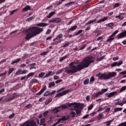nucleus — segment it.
Segmentation results:
<instances>
[{"mask_svg": "<svg viewBox=\"0 0 126 126\" xmlns=\"http://www.w3.org/2000/svg\"><path fill=\"white\" fill-rule=\"evenodd\" d=\"M56 14V12L53 11L49 14V15L47 16V18H51L53 16Z\"/></svg>", "mask_w": 126, "mask_h": 126, "instance_id": "6ab92c4d", "label": "nucleus"}, {"mask_svg": "<svg viewBox=\"0 0 126 126\" xmlns=\"http://www.w3.org/2000/svg\"><path fill=\"white\" fill-rule=\"evenodd\" d=\"M82 32H83V31L82 30H80L79 31H78V32H76L75 34V36H77V35H79V34H81Z\"/></svg>", "mask_w": 126, "mask_h": 126, "instance_id": "c9c22d12", "label": "nucleus"}, {"mask_svg": "<svg viewBox=\"0 0 126 126\" xmlns=\"http://www.w3.org/2000/svg\"><path fill=\"white\" fill-rule=\"evenodd\" d=\"M89 83V79H86L84 81V85H87Z\"/></svg>", "mask_w": 126, "mask_h": 126, "instance_id": "473e14b6", "label": "nucleus"}, {"mask_svg": "<svg viewBox=\"0 0 126 126\" xmlns=\"http://www.w3.org/2000/svg\"><path fill=\"white\" fill-rule=\"evenodd\" d=\"M97 21V20L96 19H94L93 20L89 21L88 23H87L85 25L86 26H87V25H89V24H91L92 23H94V22H96Z\"/></svg>", "mask_w": 126, "mask_h": 126, "instance_id": "f3484780", "label": "nucleus"}, {"mask_svg": "<svg viewBox=\"0 0 126 126\" xmlns=\"http://www.w3.org/2000/svg\"><path fill=\"white\" fill-rule=\"evenodd\" d=\"M6 73H7V72L5 71L4 73L0 74V77H1V76H4Z\"/></svg>", "mask_w": 126, "mask_h": 126, "instance_id": "8fccbe9b", "label": "nucleus"}, {"mask_svg": "<svg viewBox=\"0 0 126 126\" xmlns=\"http://www.w3.org/2000/svg\"><path fill=\"white\" fill-rule=\"evenodd\" d=\"M55 85H56V84H55V82H51L49 83V86L48 87L49 88H51V87H54L55 86Z\"/></svg>", "mask_w": 126, "mask_h": 126, "instance_id": "c756f323", "label": "nucleus"}, {"mask_svg": "<svg viewBox=\"0 0 126 126\" xmlns=\"http://www.w3.org/2000/svg\"><path fill=\"white\" fill-rule=\"evenodd\" d=\"M77 28V26H74L72 27H71L69 29V31H74V30H75Z\"/></svg>", "mask_w": 126, "mask_h": 126, "instance_id": "bb28decb", "label": "nucleus"}, {"mask_svg": "<svg viewBox=\"0 0 126 126\" xmlns=\"http://www.w3.org/2000/svg\"><path fill=\"white\" fill-rule=\"evenodd\" d=\"M93 108V104H91L88 108V110H89V111H91V110H92Z\"/></svg>", "mask_w": 126, "mask_h": 126, "instance_id": "3c124183", "label": "nucleus"}, {"mask_svg": "<svg viewBox=\"0 0 126 126\" xmlns=\"http://www.w3.org/2000/svg\"><path fill=\"white\" fill-rule=\"evenodd\" d=\"M61 21H62V19L60 18H55L53 19L54 23H59Z\"/></svg>", "mask_w": 126, "mask_h": 126, "instance_id": "f8f14e48", "label": "nucleus"}, {"mask_svg": "<svg viewBox=\"0 0 126 126\" xmlns=\"http://www.w3.org/2000/svg\"><path fill=\"white\" fill-rule=\"evenodd\" d=\"M126 90V86H125L121 88V89L120 91V92H123V91H125V90Z\"/></svg>", "mask_w": 126, "mask_h": 126, "instance_id": "ea45409f", "label": "nucleus"}, {"mask_svg": "<svg viewBox=\"0 0 126 126\" xmlns=\"http://www.w3.org/2000/svg\"><path fill=\"white\" fill-rule=\"evenodd\" d=\"M26 108H28V109H29L30 108V107H31V104H29L27 105H26Z\"/></svg>", "mask_w": 126, "mask_h": 126, "instance_id": "338daca9", "label": "nucleus"}, {"mask_svg": "<svg viewBox=\"0 0 126 126\" xmlns=\"http://www.w3.org/2000/svg\"><path fill=\"white\" fill-rule=\"evenodd\" d=\"M34 74H35V73L34 72H32V73H30L27 76V79H28V78H29V77H31V76H33V75H34Z\"/></svg>", "mask_w": 126, "mask_h": 126, "instance_id": "cd10ccee", "label": "nucleus"}, {"mask_svg": "<svg viewBox=\"0 0 126 126\" xmlns=\"http://www.w3.org/2000/svg\"><path fill=\"white\" fill-rule=\"evenodd\" d=\"M111 110V108H107L105 110V112H106V113H109V112H110V111Z\"/></svg>", "mask_w": 126, "mask_h": 126, "instance_id": "6e6d98bb", "label": "nucleus"}, {"mask_svg": "<svg viewBox=\"0 0 126 126\" xmlns=\"http://www.w3.org/2000/svg\"><path fill=\"white\" fill-rule=\"evenodd\" d=\"M44 75H45V73H44V72H42L38 74L39 77H43V76H44Z\"/></svg>", "mask_w": 126, "mask_h": 126, "instance_id": "49530a36", "label": "nucleus"}, {"mask_svg": "<svg viewBox=\"0 0 126 126\" xmlns=\"http://www.w3.org/2000/svg\"><path fill=\"white\" fill-rule=\"evenodd\" d=\"M70 115H67L66 116H62V115H58L57 117H61L59 119H58V121L55 123L52 126H56L57 125H59V124H61V123H63L64 121H67V120H69L70 117L73 119L76 116V114L75 112H74V109H71V111L69 112Z\"/></svg>", "mask_w": 126, "mask_h": 126, "instance_id": "7ed1b4c3", "label": "nucleus"}, {"mask_svg": "<svg viewBox=\"0 0 126 126\" xmlns=\"http://www.w3.org/2000/svg\"><path fill=\"white\" fill-rule=\"evenodd\" d=\"M14 70V68H9V71H8V74H10L11 73V72H12Z\"/></svg>", "mask_w": 126, "mask_h": 126, "instance_id": "4c0bfd02", "label": "nucleus"}, {"mask_svg": "<svg viewBox=\"0 0 126 126\" xmlns=\"http://www.w3.org/2000/svg\"><path fill=\"white\" fill-rule=\"evenodd\" d=\"M49 24L45 23H40L36 25V26L38 27H46V26H48Z\"/></svg>", "mask_w": 126, "mask_h": 126, "instance_id": "9d476101", "label": "nucleus"}, {"mask_svg": "<svg viewBox=\"0 0 126 126\" xmlns=\"http://www.w3.org/2000/svg\"><path fill=\"white\" fill-rule=\"evenodd\" d=\"M107 27H113L114 26V23H110L106 25Z\"/></svg>", "mask_w": 126, "mask_h": 126, "instance_id": "e433bc0d", "label": "nucleus"}, {"mask_svg": "<svg viewBox=\"0 0 126 126\" xmlns=\"http://www.w3.org/2000/svg\"><path fill=\"white\" fill-rule=\"evenodd\" d=\"M116 18H119L120 20H123V19H124V17H122L121 15L116 16Z\"/></svg>", "mask_w": 126, "mask_h": 126, "instance_id": "58836bf2", "label": "nucleus"}, {"mask_svg": "<svg viewBox=\"0 0 126 126\" xmlns=\"http://www.w3.org/2000/svg\"><path fill=\"white\" fill-rule=\"evenodd\" d=\"M117 94V92H113L112 93H110L109 95H108L107 97H113L115 95V94Z\"/></svg>", "mask_w": 126, "mask_h": 126, "instance_id": "5701e85b", "label": "nucleus"}, {"mask_svg": "<svg viewBox=\"0 0 126 126\" xmlns=\"http://www.w3.org/2000/svg\"><path fill=\"white\" fill-rule=\"evenodd\" d=\"M103 118H104V114H103V113H100L97 116L98 120H101V119H103Z\"/></svg>", "mask_w": 126, "mask_h": 126, "instance_id": "b1692460", "label": "nucleus"}, {"mask_svg": "<svg viewBox=\"0 0 126 126\" xmlns=\"http://www.w3.org/2000/svg\"><path fill=\"white\" fill-rule=\"evenodd\" d=\"M51 92L50 91H47L44 94V96H49V95H50Z\"/></svg>", "mask_w": 126, "mask_h": 126, "instance_id": "f704fd0d", "label": "nucleus"}, {"mask_svg": "<svg viewBox=\"0 0 126 126\" xmlns=\"http://www.w3.org/2000/svg\"><path fill=\"white\" fill-rule=\"evenodd\" d=\"M40 126H46V124H45V118H42L40 119Z\"/></svg>", "mask_w": 126, "mask_h": 126, "instance_id": "dca6fc26", "label": "nucleus"}, {"mask_svg": "<svg viewBox=\"0 0 126 126\" xmlns=\"http://www.w3.org/2000/svg\"><path fill=\"white\" fill-rule=\"evenodd\" d=\"M54 79L57 80V79H60V77L59 76H54Z\"/></svg>", "mask_w": 126, "mask_h": 126, "instance_id": "864d4df0", "label": "nucleus"}, {"mask_svg": "<svg viewBox=\"0 0 126 126\" xmlns=\"http://www.w3.org/2000/svg\"><path fill=\"white\" fill-rule=\"evenodd\" d=\"M69 46V43H67L63 45V48H65V47H67Z\"/></svg>", "mask_w": 126, "mask_h": 126, "instance_id": "052dcab7", "label": "nucleus"}, {"mask_svg": "<svg viewBox=\"0 0 126 126\" xmlns=\"http://www.w3.org/2000/svg\"><path fill=\"white\" fill-rule=\"evenodd\" d=\"M48 113H49V111H45V112L43 113V116H44V117H46V116L48 115Z\"/></svg>", "mask_w": 126, "mask_h": 126, "instance_id": "5fc2aeb1", "label": "nucleus"}, {"mask_svg": "<svg viewBox=\"0 0 126 126\" xmlns=\"http://www.w3.org/2000/svg\"><path fill=\"white\" fill-rule=\"evenodd\" d=\"M37 82H38V80L36 79H33L30 81V84H31L32 83H37Z\"/></svg>", "mask_w": 126, "mask_h": 126, "instance_id": "7c9ffc66", "label": "nucleus"}, {"mask_svg": "<svg viewBox=\"0 0 126 126\" xmlns=\"http://www.w3.org/2000/svg\"><path fill=\"white\" fill-rule=\"evenodd\" d=\"M119 32V31L117 30L115 32H114L112 34H111L112 36H113L114 37V36H116V35H117V34H118V33Z\"/></svg>", "mask_w": 126, "mask_h": 126, "instance_id": "79ce46f5", "label": "nucleus"}, {"mask_svg": "<svg viewBox=\"0 0 126 126\" xmlns=\"http://www.w3.org/2000/svg\"><path fill=\"white\" fill-rule=\"evenodd\" d=\"M15 98V96H12L9 97L7 101H11L12 100H13Z\"/></svg>", "mask_w": 126, "mask_h": 126, "instance_id": "c03bdc74", "label": "nucleus"}, {"mask_svg": "<svg viewBox=\"0 0 126 126\" xmlns=\"http://www.w3.org/2000/svg\"><path fill=\"white\" fill-rule=\"evenodd\" d=\"M44 31V29L41 28H39L38 27H32L26 30L27 34L25 37L26 40L29 41L31 38L39 35L41 32Z\"/></svg>", "mask_w": 126, "mask_h": 126, "instance_id": "f03ea898", "label": "nucleus"}, {"mask_svg": "<svg viewBox=\"0 0 126 126\" xmlns=\"http://www.w3.org/2000/svg\"><path fill=\"white\" fill-rule=\"evenodd\" d=\"M16 10H17V9H15L14 10L11 11V13H10V15H12V14H13V13H14V12H15Z\"/></svg>", "mask_w": 126, "mask_h": 126, "instance_id": "bf43d9fd", "label": "nucleus"}, {"mask_svg": "<svg viewBox=\"0 0 126 126\" xmlns=\"http://www.w3.org/2000/svg\"><path fill=\"white\" fill-rule=\"evenodd\" d=\"M112 122H113V120H111V121H110L106 122V126H110V125H111V123H112Z\"/></svg>", "mask_w": 126, "mask_h": 126, "instance_id": "de8ad7c7", "label": "nucleus"}, {"mask_svg": "<svg viewBox=\"0 0 126 126\" xmlns=\"http://www.w3.org/2000/svg\"><path fill=\"white\" fill-rule=\"evenodd\" d=\"M58 115H57L56 116H51L50 117V120L48 121L49 124H52L54 122V118H58V120L60 119V118H61V117H58Z\"/></svg>", "mask_w": 126, "mask_h": 126, "instance_id": "1a4fd4ad", "label": "nucleus"}, {"mask_svg": "<svg viewBox=\"0 0 126 126\" xmlns=\"http://www.w3.org/2000/svg\"><path fill=\"white\" fill-rule=\"evenodd\" d=\"M117 66H120L123 64V61H120L119 62H115Z\"/></svg>", "mask_w": 126, "mask_h": 126, "instance_id": "2f4dec72", "label": "nucleus"}, {"mask_svg": "<svg viewBox=\"0 0 126 126\" xmlns=\"http://www.w3.org/2000/svg\"><path fill=\"white\" fill-rule=\"evenodd\" d=\"M113 40H115V38H114V36L113 35H111L109 37V39L107 40V42H112Z\"/></svg>", "mask_w": 126, "mask_h": 126, "instance_id": "aec40b11", "label": "nucleus"}, {"mask_svg": "<svg viewBox=\"0 0 126 126\" xmlns=\"http://www.w3.org/2000/svg\"><path fill=\"white\" fill-rule=\"evenodd\" d=\"M67 57V55H66V56L61 58L59 60V62H63V61H64V60H65L66 59Z\"/></svg>", "mask_w": 126, "mask_h": 126, "instance_id": "72a5a7b5", "label": "nucleus"}, {"mask_svg": "<svg viewBox=\"0 0 126 126\" xmlns=\"http://www.w3.org/2000/svg\"><path fill=\"white\" fill-rule=\"evenodd\" d=\"M14 116H15V115L14 113H13L9 116V118L12 119L13 118V117H14Z\"/></svg>", "mask_w": 126, "mask_h": 126, "instance_id": "13d9d810", "label": "nucleus"}, {"mask_svg": "<svg viewBox=\"0 0 126 126\" xmlns=\"http://www.w3.org/2000/svg\"><path fill=\"white\" fill-rule=\"evenodd\" d=\"M94 79H95L94 78V77H92L90 79V82H93V81H94Z\"/></svg>", "mask_w": 126, "mask_h": 126, "instance_id": "69168bd1", "label": "nucleus"}, {"mask_svg": "<svg viewBox=\"0 0 126 126\" xmlns=\"http://www.w3.org/2000/svg\"><path fill=\"white\" fill-rule=\"evenodd\" d=\"M118 126H126V122H123L118 125Z\"/></svg>", "mask_w": 126, "mask_h": 126, "instance_id": "a18cd8bd", "label": "nucleus"}, {"mask_svg": "<svg viewBox=\"0 0 126 126\" xmlns=\"http://www.w3.org/2000/svg\"><path fill=\"white\" fill-rule=\"evenodd\" d=\"M46 89H47V88L46 87V86H45V87H44L43 88H42L39 92H38V93H37L36 94V95H38L39 96H40V95H41L42 94H43V93H44V92H45V90H46Z\"/></svg>", "mask_w": 126, "mask_h": 126, "instance_id": "9b49d317", "label": "nucleus"}, {"mask_svg": "<svg viewBox=\"0 0 126 126\" xmlns=\"http://www.w3.org/2000/svg\"><path fill=\"white\" fill-rule=\"evenodd\" d=\"M69 92H70V90L63 91L61 93L57 94L55 95V97L56 98L57 97H61V96H63V95H65L66 94H67V93H68Z\"/></svg>", "mask_w": 126, "mask_h": 126, "instance_id": "0eeeda50", "label": "nucleus"}, {"mask_svg": "<svg viewBox=\"0 0 126 126\" xmlns=\"http://www.w3.org/2000/svg\"><path fill=\"white\" fill-rule=\"evenodd\" d=\"M115 105H119V106H123V102H120V101H117Z\"/></svg>", "mask_w": 126, "mask_h": 126, "instance_id": "a19ab883", "label": "nucleus"}, {"mask_svg": "<svg viewBox=\"0 0 126 126\" xmlns=\"http://www.w3.org/2000/svg\"><path fill=\"white\" fill-rule=\"evenodd\" d=\"M108 91V89H102L101 90V92H102L103 93H105V92H107Z\"/></svg>", "mask_w": 126, "mask_h": 126, "instance_id": "603ef678", "label": "nucleus"}, {"mask_svg": "<svg viewBox=\"0 0 126 126\" xmlns=\"http://www.w3.org/2000/svg\"><path fill=\"white\" fill-rule=\"evenodd\" d=\"M66 106L68 107H72L74 108L73 109H76V110H78V108L80 107V105L77 103H69Z\"/></svg>", "mask_w": 126, "mask_h": 126, "instance_id": "423d86ee", "label": "nucleus"}, {"mask_svg": "<svg viewBox=\"0 0 126 126\" xmlns=\"http://www.w3.org/2000/svg\"><path fill=\"white\" fill-rule=\"evenodd\" d=\"M111 66H112L113 67H115V66H117V65L116 64V62H114V63L111 64Z\"/></svg>", "mask_w": 126, "mask_h": 126, "instance_id": "e2e57ef3", "label": "nucleus"}, {"mask_svg": "<svg viewBox=\"0 0 126 126\" xmlns=\"http://www.w3.org/2000/svg\"><path fill=\"white\" fill-rule=\"evenodd\" d=\"M116 75H117L116 72H113L112 73L109 72L108 74H106V73H98L96 75V77H98V79L107 80V79H110L111 77H115Z\"/></svg>", "mask_w": 126, "mask_h": 126, "instance_id": "20e7f679", "label": "nucleus"}, {"mask_svg": "<svg viewBox=\"0 0 126 126\" xmlns=\"http://www.w3.org/2000/svg\"><path fill=\"white\" fill-rule=\"evenodd\" d=\"M114 61H118L119 60V57H116L113 58Z\"/></svg>", "mask_w": 126, "mask_h": 126, "instance_id": "774afa93", "label": "nucleus"}, {"mask_svg": "<svg viewBox=\"0 0 126 126\" xmlns=\"http://www.w3.org/2000/svg\"><path fill=\"white\" fill-rule=\"evenodd\" d=\"M63 34L62 33L60 34L59 35H57L55 38L53 39V41H55V40H61V39L63 38Z\"/></svg>", "mask_w": 126, "mask_h": 126, "instance_id": "4468645a", "label": "nucleus"}, {"mask_svg": "<svg viewBox=\"0 0 126 126\" xmlns=\"http://www.w3.org/2000/svg\"><path fill=\"white\" fill-rule=\"evenodd\" d=\"M32 19H34V17H31L29 18H28L26 21H31Z\"/></svg>", "mask_w": 126, "mask_h": 126, "instance_id": "37998d69", "label": "nucleus"}, {"mask_svg": "<svg viewBox=\"0 0 126 126\" xmlns=\"http://www.w3.org/2000/svg\"><path fill=\"white\" fill-rule=\"evenodd\" d=\"M67 108V106L66 105H62L59 107H57L52 110V113L54 114H57L59 113V112H61V111H63V110H64V109H66Z\"/></svg>", "mask_w": 126, "mask_h": 126, "instance_id": "39448f33", "label": "nucleus"}, {"mask_svg": "<svg viewBox=\"0 0 126 126\" xmlns=\"http://www.w3.org/2000/svg\"><path fill=\"white\" fill-rule=\"evenodd\" d=\"M19 74H22V70L21 69H19L15 74V75H19Z\"/></svg>", "mask_w": 126, "mask_h": 126, "instance_id": "393cba45", "label": "nucleus"}, {"mask_svg": "<svg viewBox=\"0 0 126 126\" xmlns=\"http://www.w3.org/2000/svg\"><path fill=\"white\" fill-rule=\"evenodd\" d=\"M126 31L119 34L118 35L117 38L118 39H122V38H124V37H126Z\"/></svg>", "mask_w": 126, "mask_h": 126, "instance_id": "6e6552de", "label": "nucleus"}, {"mask_svg": "<svg viewBox=\"0 0 126 126\" xmlns=\"http://www.w3.org/2000/svg\"><path fill=\"white\" fill-rule=\"evenodd\" d=\"M49 52L46 51V52H43L42 53L40 54V56H45V55H47Z\"/></svg>", "mask_w": 126, "mask_h": 126, "instance_id": "09e8293b", "label": "nucleus"}, {"mask_svg": "<svg viewBox=\"0 0 126 126\" xmlns=\"http://www.w3.org/2000/svg\"><path fill=\"white\" fill-rule=\"evenodd\" d=\"M74 111H75L76 115H77V116H80V114L81 113V109L80 108H79L78 109H74Z\"/></svg>", "mask_w": 126, "mask_h": 126, "instance_id": "ddd939ff", "label": "nucleus"}, {"mask_svg": "<svg viewBox=\"0 0 126 126\" xmlns=\"http://www.w3.org/2000/svg\"><path fill=\"white\" fill-rule=\"evenodd\" d=\"M107 19H108V17H105L102 18V19L98 20L97 22V23H100V22H104V21H105V20H107Z\"/></svg>", "mask_w": 126, "mask_h": 126, "instance_id": "4be33fe9", "label": "nucleus"}, {"mask_svg": "<svg viewBox=\"0 0 126 126\" xmlns=\"http://www.w3.org/2000/svg\"><path fill=\"white\" fill-rule=\"evenodd\" d=\"M61 82H63V80H62V79L58 80L55 82V83L58 84V83H60Z\"/></svg>", "mask_w": 126, "mask_h": 126, "instance_id": "4d7b16f0", "label": "nucleus"}, {"mask_svg": "<svg viewBox=\"0 0 126 126\" xmlns=\"http://www.w3.org/2000/svg\"><path fill=\"white\" fill-rule=\"evenodd\" d=\"M20 61H21V59L20 58L17 59L16 60L14 61V62H13L11 64H14V63H19V62H20Z\"/></svg>", "mask_w": 126, "mask_h": 126, "instance_id": "a878e982", "label": "nucleus"}, {"mask_svg": "<svg viewBox=\"0 0 126 126\" xmlns=\"http://www.w3.org/2000/svg\"><path fill=\"white\" fill-rule=\"evenodd\" d=\"M53 99H52V98H49V99H48L47 100H46V101H45V105H49V104H50V103H51V102H52V100Z\"/></svg>", "mask_w": 126, "mask_h": 126, "instance_id": "c85d7f7f", "label": "nucleus"}, {"mask_svg": "<svg viewBox=\"0 0 126 126\" xmlns=\"http://www.w3.org/2000/svg\"><path fill=\"white\" fill-rule=\"evenodd\" d=\"M30 10H31V7L29 5H28L23 9V11H27Z\"/></svg>", "mask_w": 126, "mask_h": 126, "instance_id": "2eb2a0df", "label": "nucleus"}, {"mask_svg": "<svg viewBox=\"0 0 126 126\" xmlns=\"http://www.w3.org/2000/svg\"><path fill=\"white\" fill-rule=\"evenodd\" d=\"M94 63V58L93 57H87L82 61L81 63L77 66L73 65V63H70V68L66 70L67 73H75L77 71L82 70L86 67H88L91 63Z\"/></svg>", "mask_w": 126, "mask_h": 126, "instance_id": "f257e3e1", "label": "nucleus"}, {"mask_svg": "<svg viewBox=\"0 0 126 126\" xmlns=\"http://www.w3.org/2000/svg\"><path fill=\"white\" fill-rule=\"evenodd\" d=\"M120 111H123V108L119 107L115 108L113 113H117V112H119Z\"/></svg>", "mask_w": 126, "mask_h": 126, "instance_id": "412c9836", "label": "nucleus"}, {"mask_svg": "<svg viewBox=\"0 0 126 126\" xmlns=\"http://www.w3.org/2000/svg\"><path fill=\"white\" fill-rule=\"evenodd\" d=\"M35 65H36V63H32L30 65V66H31V67L30 68V69L32 70V69H36V67H35Z\"/></svg>", "mask_w": 126, "mask_h": 126, "instance_id": "a211bd4d", "label": "nucleus"}, {"mask_svg": "<svg viewBox=\"0 0 126 126\" xmlns=\"http://www.w3.org/2000/svg\"><path fill=\"white\" fill-rule=\"evenodd\" d=\"M86 99L87 100V101H89L90 100V96L87 95L86 97Z\"/></svg>", "mask_w": 126, "mask_h": 126, "instance_id": "680f3d73", "label": "nucleus"}, {"mask_svg": "<svg viewBox=\"0 0 126 126\" xmlns=\"http://www.w3.org/2000/svg\"><path fill=\"white\" fill-rule=\"evenodd\" d=\"M103 39V36H100L97 38V41H100V40H102Z\"/></svg>", "mask_w": 126, "mask_h": 126, "instance_id": "0e129e2a", "label": "nucleus"}]
</instances>
